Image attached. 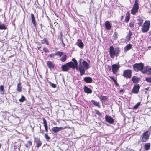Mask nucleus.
I'll return each mask as SVG.
<instances>
[{"mask_svg": "<svg viewBox=\"0 0 151 151\" xmlns=\"http://www.w3.org/2000/svg\"><path fill=\"white\" fill-rule=\"evenodd\" d=\"M72 60L74 62L73 64L74 65L75 68L78 70H79L80 72V75L81 76H82L85 73V70L84 68L82 65V59H80L79 60V64L78 66L77 61L74 58H73Z\"/></svg>", "mask_w": 151, "mask_h": 151, "instance_id": "obj_1", "label": "nucleus"}, {"mask_svg": "<svg viewBox=\"0 0 151 151\" xmlns=\"http://www.w3.org/2000/svg\"><path fill=\"white\" fill-rule=\"evenodd\" d=\"M119 48L116 47L114 49L113 46H111L109 48V55L111 58H113L115 56H118L119 53Z\"/></svg>", "mask_w": 151, "mask_h": 151, "instance_id": "obj_2", "label": "nucleus"}, {"mask_svg": "<svg viewBox=\"0 0 151 151\" xmlns=\"http://www.w3.org/2000/svg\"><path fill=\"white\" fill-rule=\"evenodd\" d=\"M70 68L73 69H75L73 62L71 61L69 62L62 65L61 67L62 70L63 71H67L69 70Z\"/></svg>", "mask_w": 151, "mask_h": 151, "instance_id": "obj_3", "label": "nucleus"}, {"mask_svg": "<svg viewBox=\"0 0 151 151\" xmlns=\"http://www.w3.org/2000/svg\"><path fill=\"white\" fill-rule=\"evenodd\" d=\"M150 25V21H145L141 28L142 32L144 33L147 32L149 30Z\"/></svg>", "mask_w": 151, "mask_h": 151, "instance_id": "obj_4", "label": "nucleus"}, {"mask_svg": "<svg viewBox=\"0 0 151 151\" xmlns=\"http://www.w3.org/2000/svg\"><path fill=\"white\" fill-rule=\"evenodd\" d=\"M144 67V64L142 63H135L133 65V68L134 70L136 72L139 71H143L142 69Z\"/></svg>", "mask_w": 151, "mask_h": 151, "instance_id": "obj_5", "label": "nucleus"}, {"mask_svg": "<svg viewBox=\"0 0 151 151\" xmlns=\"http://www.w3.org/2000/svg\"><path fill=\"white\" fill-rule=\"evenodd\" d=\"M139 9V3L138 1H135L134 3L132 9L131 10V13L133 15L135 14Z\"/></svg>", "mask_w": 151, "mask_h": 151, "instance_id": "obj_6", "label": "nucleus"}, {"mask_svg": "<svg viewBox=\"0 0 151 151\" xmlns=\"http://www.w3.org/2000/svg\"><path fill=\"white\" fill-rule=\"evenodd\" d=\"M132 75V70L128 69L124 71L123 76L126 78H130L131 77Z\"/></svg>", "mask_w": 151, "mask_h": 151, "instance_id": "obj_7", "label": "nucleus"}, {"mask_svg": "<svg viewBox=\"0 0 151 151\" xmlns=\"http://www.w3.org/2000/svg\"><path fill=\"white\" fill-rule=\"evenodd\" d=\"M150 134V133L147 131L142 134V140L143 142H146L149 139Z\"/></svg>", "mask_w": 151, "mask_h": 151, "instance_id": "obj_8", "label": "nucleus"}, {"mask_svg": "<svg viewBox=\"0 0 151 151\" xmlns=\"http://www.w3.org/2000/svg\"><path fill=\"white\" fill-rule=\"evenodd\" d=\"M119 64L118 63L117 64H115L112 65V70L114 74H115L120 67V66H119Z\"/></svg>", "mask_w": 151, "mask_h": 151, "instance_id": "obj_9", "label": "nucleus"}, {"mask_svg": "<svg viewBox=\"0 0 151 151\" xmlns=\"http://www.w3.org/2000/svg\"><path fill=\"white\" fill-rule=\"evenodd\" d=\"M105 121L107 122L110 124H113L114 122V120L113 118L107 115L105 116Z\"/></svg>", "mask_w": 151, "mask_h": 151, "instance_id": "obj_10", "label": "nucleus"}, {"mask_svg": "<svg viewBox=\"0 0 151 151\" xmlns=\"http://www.w3.org/2000/svg\"><path fill=\"white\" fill-rule=\"evenodd\" d=\"M140 86L139 84L135 85L132 90V92L134 93L137 94L139 92Z\"/></svg>", "mask_w": 151, "mask_h": 151, "instance_id": "obj_11", "label": "nucleus"}, {"mask_svg": "<svg viewBox=\"0 0 151 151\" xmlns=\"http://www.w3.org/2000/svg\"><path fill=\"white\" fill-rule=\"evenodd\" d=\"M35 142L36 143V147L38 149L42 145V143L40 139L38 138H35Z\"/></svg>", "mask_w": 151, "mask_h": 151, "instance_id": "obj_12", "label": "nucleus"}, {"mask_svg": "<svg viewBox=\"0 0 151 151\" xmlns=\"http://www.w3.org/2000/svg\"><path fill=\"white\" fill-rule=\"evenodd\" d=\"M64 128L62 127H55L52 128V130L54 133H56L59 132L61 130L64 129Z\"/></svg>", "mask_w": 151, "mask_h": 151, "instance_id": "obj_13", "label": "nucleus"}, {"mask_svg": "<svg viewBox=\"0 0 151 151\" xmlns=\"http://www.w3.org/2000/svg\"><path fill=\"white\" fill-rule=\"evenodd\" d=\"M82 65L84 68V69L85 70H88L89 69V64L85 61L83 60L82 62Z\"/></svg>", "mask_w": 151, "mask_h": 151, "instance_id": "obj_14", "label": "nucleus"}, {"mask_svg": "<svg viewBox=\"0 0 151 151\" xmlns=\"http://www.w3.org/2000/svg\"><path fill=\"white\" fill-rule=\"evenodd\" d=\"M105 28L108 30H110L111 28V26L109 22L106 21L105 23Z\"/></svg>", "mask_w": 151, "mask_h": 151, "instance_id": "obj_15", "label": "nucleus"}, {"mask_svg": "<svg viewBox=\"0 0 151 151\" xmlns=\"http://www.w3.org/2000/svg\"><path fill=\"white\" fill-rule=\"evenodd\" d=\"M31 19L32 20V23H33L35 27H36L37 23L35 21V19L33 14H31Z\"/></svg>", "mask_w": 151, "mask_h": 151, "instance_id": "obj_16", "label": "nucleus"}, {"mask_svg": "<svg viewBox=\"0 0 151 151\" xmlns=\"http://www.w3.org/2000/svg\"><path fill=\"white\" fill-rule=\"evenodd\" d=\"M77 45L80 48H82L84 46V44L81 40H78L76 43Z\"/></svg>", "mask_w": 151, "mask_h": 151, "instance_id": "obj_17", "label": "nucleus"}, {"mask_svg": "<svg viewBox=\"0 0 151 151\" xmlns=\"http://www.w3.org/2000/svg\"><path fill=\"white\" fill-rule=\"evenodd\" d=\"M83 89L84 92L86 93L90 94L92 93V90L86 86H84Z\"/></svg>", "mask_w": 151, "mask_h": 151, "instance_id": "obj_18", "label": "nucleus"}, {"mask_svg": "<svg viewBox=\"0 0 151 151\" xmlns=\"http://www.w3.org/2000/svg\"><path fill=\"white\" fill-rule=\"evenodd\" d=\"M84 81L87 83H91L93 80L91 78L89 77H86L84 78Z\"/></svg>", "mask_w": 151, "mask_h": 151, "instance_id": "obj_19", "label": "nucleus"}, {"mask_svg": "<svg viewBox=\"0 0 151 151\" xmlns=\"http://www.w3.org/2000/svg\"><path fill=\"white\" fill-rule=\"evenodd\" d=\"M47 65L50 69H52L54 68V65L52 61H48L47 62Z\"/></svg>", "mask_w": 151, "mask_h": 151, "instance_id": "obj_20", "label": "nucleus"}, {"mask_svg": "<svg viewBox=\"0 0 151 151\" xmlns=\"http://www.w3.org/2000/svg\"><path fill=\"white\" fill-rule=\"evenodd\" d=\"M32 140H29L27 143L25 145V147L28 149H29L32 145Z\"/></svg>", "mask_w": 151, "mask_h": 151, "instance_id": "obj_21", "label": "nucleus"}, {"mask_svg": "<svg viewBox=\"0 0 151 151\" xmlns=\"http://www.w3.org/2000/svg\"><path fill=\"white\" fill-rule=\"evenodd\" d=\"M43 124H44V126L45 127V131L47 132H48V129H47V124L46 120L44 118H43Z\"/></svg>", "mask_w": 151, "mask_h": 151, "instance_id": "obj_22", "label": "nucleus"}, {"mask_svg": "<svg viewBox=\"0 0 151 151\" xmlns=\"http://www.w3.org/2000/svg\"><path fill=\"white\" fill-rule=\"evenodd\" d=\"M139 78L137 76H134L132 78V80L134 83H137L139 82Z\"/></svg>", "mask_w": 151, "mask_h": 151, "instance_id": "obj_23", "label": "nucleus"}, {"mask_svg": "<svg viewBox=\"0 0 151 151\" xmlns=\"http://www.w3.org/2000/svg\"><path fill=\"white\" fill-rule=\"evenodd\" d=\"M91 102L95 106L99 108L101 107V105L99 102H97L96 101L93 100H92L91 101Z\"/></svg>", "mask_w": 151, "mask_h": 151, "instance_id": "obj_24", "label": "nucleus"}, {"mask_svg": "<svg viewBox=\"0 0 151 151\" xmlns=\"http://www.w3.org/2000/svg\"><path fill=\"white\" fill-rule=\"evenodd\" d=\"M150 143H146L144 146V148L146 150H148L150 148Z\"/></svg>", "mask_w": 151, "mask_h": 151, "instance_id": "obj_25", "label": "nucleus"}, {"mask_svg": "<svg viewBox=\"0 0 151 151\" xmlns=\"http://www.w3.org/2000/svg\"><path fill=\"white\" fill-rule=\"evenodd\" d=\"M132 34V32L130 31H129L128 33L126 36V38L128 41L130 40V39L131 38Z\"/></svg>", "mask_w": 151, "mask_h": 151, "instance_id": "obj_26", "label": "nucleus"}, {"mask_svg": "<svg viewBox=\"0 0 151 151\" xmlns=\"http://www.w3.org/2000/svg\"><path fill=\"white\" fill-rule=\"evenodd\" d=\"M132 47V45L130 44H129L126 45L124 47V49L125 51H127L131 49Z\"/></svg>", "mask_w": 151, "mask_h": 151, "instance_id": "obj_27", "label": "nucleus"}, {"mask_svg": "<svg viewBox=\"0 0 151 151\" xmlns=\"http://www.w3.org/2000/svg\"><path fill=\"white\" fill-rule=\"evenodd\" d=\"M142 73H147L148 74H151V67L148 68L147 70H144L142 71Z\"/></svg>", "mask_w": 151, "mask_h": 151, "instance_id": "obj_28", "label": "nucleus"}, {"mask_svg": "<svg viewBox=\"0 0 151 151\" xmlns=\"http://www.w3.org/2000/svg\"><path fill=\"white\" fill-rule=\"evenodd\" d=\"M67 57L66 55L64 54L62 55L61 58L60 59V60L62 62H65L67 59Z\"/></svg>", "mask_w": 151, "mask_h": 151, "instance_id": "obj_29", "label": "nucleus"}, {"mask_svg": "<svg viewBox=\"0 0 151 151\" xmlns=\"http://www.w3.org/2000/svg\"><path fill=\"white\" fill-rule=\"evenodd\" d=\"M100 99L101 100V101L103 102V101H105L107 100L108 99V97L106 96L101 95L100 97Z\"/></svg>", "mask_w": 151, "mask_h": 151, "instance_id": "obj_30", "label": "nucleus"}, {"mask_svg": "<svg viewBox=\"0 0 151 151\" xmlns=\"http://www.w3.org/2000/svg\"><path fill=\"white\" fill-rule=\"evenodd\" d=\"M64 54V53L60 51L56 52H55L56 55L60 57H61L62 55H63Z\"/></svg>", "mask_w": 151, "mask_h": 151, "instance_id": "obj_31", "label": "nucleus"}, {"mask_svg": "<svg viewBox=\"0 0 151 151\" xmlns=\"http://www.w3.org/2000/svg\"><path fill=\"white\" fill-rule=\"evenodd\" d=\"M41 43L42 44L45 43L47 45H48L49 44L48 41V40H47V39L45 38H44L43 39L41 40Z\"/></svg>", "mask_w": 151, "mask_h": 151, "instance_id": "obj_32", "label": "nucleus"}, {"mask_svg": "<svg viewBox=\"0 0 151 151\" xmlns=\"http://www.w3.org/2000/svg\"><path fill=\"white\" fill-rule=\"evenodd\" d=\"M6 29V26L4 25V24L1 23L0 22V29Z\"/></svg>", "mask_w": 151, "mask_h": 151, "instance_id": "obj_33", "label": "nucleus"}, {"mask_svg": "<svg viewBox=\"0 0 151 151\" xmlns=\"http://www.w3.org/2000/svg\"><path fill=\"white\" fill-rule=\"evenodd\" d=\"M21 83H18L17 85V90L19 92H21L22 91V87L21 86Z\"/></svg>", "mask_w": 151, "mask_h": 151, "instance_id": "obj_34", "label": "nucleus"}, {"mask_svg": "<svg viewBox=\"0 0 151 151\" xmlns=\"http://www.w3.org/2000/svg\"><path fill=\"white\" fill-rule=\"evenodd\" d=\"M138 25L140 26H141L142 25V23L143 22V19L142 18H140L138 20Z\"/></svg>", "mask_w": 151, "mask_h": 151, "instance_id": "obj_35", "label": "nucleus"}, {"mask_svg": "<svg viewBox=\"0 0 151 151\" xmlns=\"http://www.w3.org/2000/svg\"><path fill=\"white\" fill-rule=\"evenodd\" d=\"M130 17L129 14L127 13L126 14V16L125 17V21L127 23L129 20Z\"/></svg>", "mask_w": 151, "mask_h": 151, "instance_id": "obj_36", "label": "nucleus"}, {"mask_svg": "<svg viewBox=\"0 0 151 151\" xmlns=\"http://www.w3.org/2000/svg\"><path fill=\"white\" fill-rule=\"evenodd\" d=\"M26 99L25 97L22 95H21V98L20 99H19V101L20 102H24Z\"/></svg>", "mask_w": 151, "mask_h": 151, "instance_id": "obj_37", "label": "nucleus"}, {"mask_svg": "<svg viewBox=\"0 0 151 151\" xmlns=\"http://www.w3.org/2000/svg\"><path fill=\"white\" fill-rule=\"evenodd\" d=\"M118 37V34L117 33L115 32L113 36V39L114 40H116Z\"/></svg>", "mask_w": 151, "mask_h": 151, "instance_id": "obj_38", "label": "nucleus"}, {"mask_svg": "<svg viewBox=\"0 0 151 151\" xmlns=\"http://www.w3.org/2000/svg\"><path fill=\"white\" fill-rule=\"evenodd\" d=\"M95 113L96 114H97L100 117H101L102 116V115L101 113L98 110H95Z\"/></svg>", "mask_w": 151, "mask_h": 151, "instance_id": "obj_39", "label": "nucleus"}, {"mask_svg": "<svg viewBox=\"0 0 151 151\" xmlns=\"http://www.w3.org/2000/svg\"><path fill=\"white\" fill-rule=\"evenodd\" d=\"M140 102L137 103L133 107V108L134 109H137L140 106Z\"/></svg>", "mask_w": 151, "mask_h": 151, "instance_id": "obj_40", "label": "nucleus"}, {"mask_svg": "<svg viewBox=\"0 0 151 151\" xmlns=\"http://www.w3.org/2000/svg\"><path fill=\"white\" fill-rule=\"evenodd\" d=\"M45 138L46 140L47 141H48L50 139V137L48 136L47 134H45Z\"/></svg>", "mask_w": 151, "mask_h": 151, "instance_id": "obj_41", "label": "nucleus"}, {"mask_svg": "<svg viewBox=\"0 0 151 151\" xmlns=\"http://www.w3.org/2000/svg\"><path fill=\"white\" fill-rule=\"evenodd\" d=\"M49 83L50 85L53 88H55L56 87V85L55 84L52 83L51 82L49 81Z\"/></svg>", "mask_w": 151, "mask_h": 151, "instance_id": "obj_42", "label": "nucleus"}, {"mask_svg": "<svg viewBox=\"0 0 151 151\" xmlns=\"http://www.w3.org/2000/svg\"><path fill=\"white\" fill-rule=\"evenodd\" d=\"M145 80L148 82L151 83V77H147L145 78Z\"/></svg>", "mask_w": 151, "mask_h": 151, "instance_id": "obj_43", "label": "nucleus"}, {"mask_svg": "<svg viewBox=\"0 0 151 151\" xmlns=\"http://www.w3.org/2000/svg\"><path fill=\"white\" fill-rule=\"evenodd\" d=\"M134 23L133 22H131L129 23V26L130 27L132 28L134 27Z\"/></svg>", "mask_w": 151, "mask_h": 151, "instance_id": "obj_44", "label": "nucleus"}, {"mask_svg": "<svg viewBox=\"0 0 151 151\" xmlns=\"http://www.w3.org/2000/svg\"><path fill=\"white\" fill-rule=\"evenodd\" d=\"M43 51L44 52H45V53H47L48 52H49L48 50L45 47H44L43 48Z\"/></svg>", "mask_w": 151, "mask_h": 151, "instance_id": "obj_45", "label": "nucleus"}, {"mask_svg": "<svg viewBox=\"0 0 151 151\" xmlns=\"http://www.w3.org/2000/svg\"><path fill=\"white\" fill-rule=\"evenodd\" d=\"M4 90V86L3 85L0 86V90L1 91H3Z\"/></svg>", "mask_w": 151, "mask_h": 151, "instance_id": "obj_46", "label": "nucleus"}, {"mask_svg": "<svg viewBox=\"0 0 151 151\" xmlns=\"http://www.w3.org/2000/svg\"><path fill=\"white\" fill-rule=\"evenodd\" d=\"M109 77L111 80H113V81L114 82H116V80H115V79L113 77L111 76H109Z\"/></svg>", "mask_w": 151, "mask_h": 151, "instance_id": "obj_47", "label": "nucleus"}, {"mask_svg": "<svg viewBox=\"0 0 151 151\" xmlns=\"http://www.w3.org/2000/svg\"><path fill=\"white\" fill-rule=\"evenodd\" d=\"M55 55H56L55 53L54 54H51L50 55V56L51 58L53 57Z\"/></svg>", "mask_w": 151, "mask_h": 151, "instance_id": "obj_48", "label": "nucleus"}, {"mask_svg": "<svg viewBox=\"0 0 151 151\" xmlns=\"http://www.w3.org/2000/svg\"><path fill=\"white\" fill-rule=\"evenodd\" d=\"M149 68L148 66H146L144 68V70H147L148 68Z\"/></svg>", "mask_w": 151, "mask_h": 151, "instance_id": "obj_49", "label": "nucleus"}, {"mask_svg": "<svg viewBox=\"0 0 151 151\" xmlns=\"http://www.w3.org/2000/svg\"><path fill=\"white\" fill-rule=\"evenodd\" d=\"M108 69H109V71L111 70V66H108Z\"/></svg>", "mask_w": 151, "mask_h": 151, "instance_id": "obj_50", "label": "nucleus"}, {"mask_svg": "<svg viewBox=\"0 0 151 151\" xmlns=\"http://www.w3.org/2000/svg\"><path fill=\"white\" fill-rule=\"evenodd\" d=\"M39 25L40 26L41 28H42V24H40Z\"/></svg>", "mask_w": 151, "mask_h": 151, "instance_id": "obj_51", "label": "nucleus"}, {"mask_svg": "<svg viewBox=\"0 0 151 151\" xmlns=\"http://www.w3.org/2000/svg\"><path fill=\"white\" fill-rule=\"evenodd\" d=\"M149 87H147L146 88L145 90H148L149 89Z\"/></svg>", "mask_w": 151, "mask_h": 151, "instance_id": "obj_52", "label": "nucleus"}, {"mask_svg": "<svg viewBox=\"0 0 151 151\" xmlns=\"http://www.w3.org/2000/svg\"><path fill=\"white\" fill-rule=\"evenodd\" d=\"M123 90H121L120 91V92H123Z\"/></svg>", "mask_w": 151, "mask_h": 151, "instance_id": "obj_53", "label": "nucleus"}, {"mask_svg": "<svg viewBox=\"0 0 151 151\" xmlns=\"http://www.w3.org/2000/svg\"><path fill=\"white\" fill-rule=\"evenodd\" d=\"M149 34H150V35H151V31H150V32H149Z\"/></svg>", "mask_w": 151, "mask_h": 151, "instance_id": "obj_54", "label": "nucleus"}, {"mask_svg": "<svg viewBox=\"0 0 151 151\" xmlns=\"http://www.w3.org/2000/svg\"><path fill=\"white\" fill-rule=\"evenodd\" d=\"M123 17L122 16L121 17V19H123Z\"/></svg>", "mask_w": 151, "mask_h": 151, "instance_id": "obj_55", "label": "nucleus"}, {"mask_svg": "<svg viewBox=\"0 0 151 151\" xmlns=\"http://www.w3.org/2000/svg\"><path fill=\"white\" fill-rule=\"evenodd\" d=\"M115 84H116L117 86L118 85V84L117 82Z\"/></svg>", "mask_w": 151, "mask_h": 151, "instance_id": "obj_56", "label": "nucleus"}, {"mask_svg": "<svg viewBox=\"0 0 151 151\" xmlns=\"http://www.w3.org/2000/svg\"><path fill=\"white\" fill-rule=\"evenodd\" d=\"M40 47H37L38 50H40Z\"/></svg>", "mask_w": 151, "mask_h": 151, "instance_id": "obj_57", "label": "nucleus"}, {"mask_svg": "<svg viewBox=\"0 0 151 151\" xmlns=\"http://www.w3.org/2000/svg\"><path fill=\"white\" fill-rule=\"evenodd\" d=\"M148 48H151V46H149L148 47Z\"/></svg>", "mask_w": 151, "mask_h": 151, "instance_id": "obj_58", "label": "nucleus"}, {"mask_svg": "<svg viewBox=\"0 0 151 151\" xmlns=\"http://www.w3.org/2000/svg\"><path fill=\"white\" fill-rule=\"evenodd\" d=\"M62 43H63V45L64 46V45H65V44L64 43H63V42H62Z\"/></svg>", "mask_w": 151, "mask_h": 151, "instance_id": "obj_59", "label": "nucleus"}, {"mask_svg": "<svg viewBox=\"0 0 151 151\" xmlns=\"http://www.w3.org/2000/svg\"><path fill=\"white\" fill-rule=\"evenodd\" d=\"M82 3H85V1H83L82 2Z\"/></svg>", "mask_w": 151, "mask_h": 151, "instance_id": "obj_60", "label": "nucleus"}, {"mask_svg": "<svg viewBox=\"0 0 151 151\" xmlns=\"http://www.w3.org/2000/svg\"><path fill=\"white\" fill-rule=\"evenodd\" d=\"M2 9H0V12L1 11H2Z\"/></svg>", "mask_w": 151, "mask_h": 151, "instance_id": "obj_61", "label": "nucleus"}, {"mask_svg": "<svg viewBox=\"0 0 151 151\" xmlns=\"http://www.w3.org/2000/svg\"><path fill=\"white\" fill-rule=\"evenodd\" d=\"M115 83H116L117 82L116 81V82H114Z\"/></svg>", "mask_w": 151, "mask_h": 151, "instance_id": "obj_62", "label": "nucleus"}, {"mask_svg": "<svg viewBox=\"0 0 151 151\" xmlns=\"http://www.w3.org/2000/svg\"><path fill=\"white\" fill-rule=\"evenodd\" d=\"M1 144H0V148H1Z\"/></svg>", "mask_w": 151, "mask_h": 151, "instance_id": "obj_63", "label": "nucleus"}, {"mask_svg": "<svg viewBox=\"0 0 151 151\" xmlns=\"http://www.w3.org/2000/svg\"><path fill=\"white\" fill-rule=\"evenodd\" d=\"M88 62H90V61L89 60H88Z\"/></svg>", "mask_w": 151, "mask_h": 151, "instance_id": "obj_64", "label": "nucleus"}]
</instances>
